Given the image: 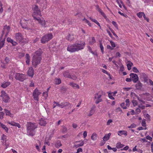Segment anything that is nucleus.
Returning a JSON list of instances; mask_svg holds the SVG:
<instances>
[{"label": "nucleus", "mask_w": 153, "mask_h": 153, "mask_svg": "<svg viewBox=\"0 0 153 153\" xmlns=\"http://www.w3.org/2000/svg\"><path fill=\"white\" fill-rule=\"evenodd\" d=\"M37 126L35 123L31 122L27 123L26 125L27 132L29 135L33 136L35 134V130L37 128Z\"/></svg>", "instance_id": "obj_1"}, {"label": "nucleus", "mask_w": 153, "mask_h": 153, "mask_svg": "<svg viewBox=\"0 0 153 153\" xmlns=\"http://www.w3.org/2000/svg\"><path fill=\"white\" fill-rule=\"evenodd\" d=\"M53 35L51 33L47 34L43 36L41 40V42L42 44H45L51 39Z\"/></svg>", "instance_id": "obj_2"}, {"label": "nucleus", "mask_w": 153, "mask_h": 153, "mask_svg": "<svg viewBox=\"0 0 153 153\" xmlns=\"http://www.w3.org/2000/svg\"><path fill=\"white\" fill-rule=\"evenodd\" d=\"M15 38L16 40L19 43L23 42L24 38L22 34L21 33H16L15 34Z\"/></svg>", "instance_id": "obj_3"}, {"label": "nucleus", "mask_w": 153, "mask_h": 153, "mask_svg": "<svg viewBox=\"0 0 153 153\" xmlns=\"http://www.w3.org/2000/svg\"><path fill=\"white\" fill-rule=\"evenodd\" d=\"M41 60V57H37L35 56H33L32 62L33 65L35 68H36L37 65L40 63Z\"/></svg>", "instance_id": "obj_4"}, {"label": "nucleus", "mask_w": 153, "mask_h": 153, "mask_svg": "<svg viewBox=\"0 0 153 153\" xmlns=\"http://www.w3.org/2000/svg\"><path fill=\"white\" fill-rule=\"evenodd\" d=\"M32 9L33 11L32 15H36V16H42L40 10L37 5H35L33 6Z\"/></svg>", "instance_id": "obj_5"}, {"label": "nucleus", "mask_w": 153, "mask_h": 153, "mask_svg": "<svg viewBox=\"0 0 153 153\" xmlns=\"http://www.w3.org/2000/svg\"><path fill=\"white\" fill-rule=\"evenodd\" d=\"M41 94V92L37 89V88H35L33 93V96L34 100H36L37 101L39 100V96Z\"/></svg>", "instance_id": "obj_6"}, {"label": "nucleus", "mask_w": 153, "mask_h": 153, "mask_svg": "<svg viewBox=\"0 0 153 153\" xmlns=\"http://www.w3.org/2000/svg\"><path fill=\"white\" fill-rule=\"evenodd\" d=\"M15 77L16 80H18L21 82L24 81L26 78L25 75L19 73L16 74Z\"/></svg>", "instance_id": "obj_7"}, {"label": "nucleus", "mask_w": 153, "mask_h": 153, "mask_svg": "<svg viewBox=\"0 0 153 153\" xmlns=\"http://www.w3.org/2000/svg\"><path fill=\"white\" fill-rule=\"evenodd\" d=\"M85 45V42H82L80 41L79 43H75V45L76 49L77 51L79 50H82L84 49Z\"/></svg>", "instance_id": "obj_8"}, {"label": "nucleus", "mask_w": 153, "mask_h": 153, "mask_svg": "<svg viewBox=\"0 0 153 153\" xmlns=\"http://www.w3.org/2000/svg\"><path fill=\"white\" fill-rule=\"evenodd\" d=\"M27 21H28V20L24 19H23L20 22V24L22 28L29 30L30 29V28L27 25L28 23L27 22Z\"/></svg>", "instance_id": "obj_9"}, {"label": "nucleus", "mask_w": 153, "mask_h": 153, "mask_svg": "<svg viewBox=\"0 0 153 153\" xmlns=\"http://www.w3.org/2000/svg\"><path fill=\"white\" fill-rule=\"evenodd\" d=\"M129 76H131L132 81L134 83H136L138 81L139 78L137 74L134 73H131L130 74Z\"/></svg>", "instance_id": "obj_10"}, {"label": "nucleus", "mask_w": 153, "mask_h": 153, "mask_svg": "<svg viewBox=\"0 0 153 153\" xmlns=\"http://www.w3.org/2000/svg\"><path fill=\"white\" fill-rule=\"evenodd\" d=\"M101 97L102 95L99 94L98 93H97L95 94L94 99H96L95 102L96 104H98L102 101V100L101 98Z\"/></svg>", "instance_id": "obj_11"}, {"label": "nucleus", "mask_w": 153, "mask_h": 153, "mask_svg": "<svg viewBox=\"0 0 153 153\" xmlns=\"http://www.w3.org/2000/svg\"><path fill=\"white\" fill-rule=\"evenodd\" d=\"M75 43L71 45H68L67 48V50L71 52L77 51Z\"/></svg>", "instance_id": "obj_12"}, {"label": "nucleus", "mask_w": 153, "mask_h": 153, "mask_svg": "<svg viewBox=\"0 0 153 153\" xmlns=\"http://www.w3.org/2000/svg\"><path fill=\"white\" fill-rule=\"evenodd\" d=\"M42 51L41 48H39L37 51L35 52L33 56L37 57H41V55L42 53Z\"/></svg>", "instance_id": "obj_13"}, {"label": "nucleus", "mask_w": 153, "mask_h": 153, "mask_svg": "<svg viewBox=\"0 0 153 153\" xmlns=\"http://www.w3.org/2000/svg\"><path fill=\"white\" fill-rule=\"evenodd\" d=\"M7 40L8 42L12 44L13 46H15L18 44V43L14 41L13 39L9 37L7 38Z\"/></svg>", "instance_id": "obj_14"}, {"label": "nucleus", "mask_w": 153, "mask_h": 153, "mask_svg": "<svg viewBox=\"0 0 153 153\" xmlns=\"http://www.w3.org/2000/svg\"><path fill=\"white\" fill-rule=\"evenodd\" d=\"M34 70L33 68L32 67L29 68V70L27 71L28 75L31 77H33L34 75Z\"/></svg>", "instance_id": "obj_15"}, {"label": "nucleus", "mask_w": 153, "mask_h": 153, "mask_svg": "<svg viewBox=\"0 0 153 153\" xmlns=\"http://www.w3.org/2000/svg\"><path fill=\"white\" fill-rule=\"evenodd\" d=\"M39 123L41 126H45L46 124V122L45 119L41 118L39 121Z\"/></svg>", "instance_id": "obj_16"}, {"label": "nucleus", "mask_w": 153, "mask_h": 153, "mask_svg": "<svg viewBox=\"0 0 153 153\" xmlns=\"http://www.w3.org/2000/svg\"><path fill=\"white\" fill-rule=\"evenodd\" d=\"M11 83L10 82H3L1 83V87L2 88H6L7 87L9 86Z\"/></svg>", "instance_id": "obj_17"}, {"label": "nucleus", "mask_w": 153, "mask_h": 153, "mask_svg": "<svg viewBox=\"0 0 153 153\" xmlns=\"http://www.w3.org/2000/svg\"><path fill=\"white\" fill-rule=\"evenodd\" d=\"M96 7L97 8V10L101 13V15L104 17L106 18V17L104 13V12L102 11V10L99 7V6L98 5H97L96 6Z\"/></svg>", "instance_id": "obj_18"}, {"label": "nucleus", "mask_w": 153, "mask_h": 153, "mask_svg": "<svg viewBox=\"0 0 153 153\" xmlns=\"http://www.w3.org/2000/svg\"><path fill=\"white\" fill-rule=\"evenodd\" d=\"M135 87L137 90H140L142 87V84L140 81H138L137 83L135 85Z\"/></svg>", "instance_id": "obj_19"}, {"label": "nucleus", "mask_w": 153, "mask_h": 153, "mask_svg": "<svg viewBox=\"0 0 153 153\" xmlns=\"http://www.w3.org/2000/svg\"><path fill=\"white\" fill-rule=\"evenodd\" d=\"M1 97L2 98L3 101L5 103L8 102L10 99L8 95L4 96Z\"/></svg>", "instance_id": "obj_20"}, {"label": "nucleus", "mask_w": 153, "mask_h": 153, "mask_svg": "<svg viewBox=\"0 0 153 153\" xmlns=\"http://www.w3.org/2000/svg\"><path fill=\"white\" fill-rule=\"evenodd\" d=\"M8 123L11 125L12 126H17L19 128H20L21 127L19 123H16L14 122H9Z\"/></svg>", "instance_id": "obj_21"}, {"label": "nucleus", "mask_w": 153, "mask_h": 153, "mask_svg": "<svg viewBox=\"0 0 153 153\" xmlns=\"http://www.w3.org/2000/svg\"><path fill=\"white\" fill-rule=\"evenodd\" d=\"M66 39L70 41H73L74 39V35L70 34H69L68 35L66 36Z\"/></svg>", "instance_id": "obj_22"}, {"label": "nucleus", "mask_w": 153, "mask_h": 153, "mask_svg": "<svg viewBox=\"0 0 153 153\" xmlns=\"http://www.w3.org/2000/svg\"><path fill=\"white\" fill-rule=\"evenodd\" d=\"M69 105L70 103L68 102H63L60 103V108H63L69 106Z\"/></svg>", "instance_id": "obj_23"}, {"label": "nucleus", "mask_w": 153, "mask_h": 153, "mask_svg": "<svg viewBox=\"0 0 153 153\" xmlns=\"http://www.w3.org/2000/svg\"><path fill=\"white\" fill-rule=\"evenodd\" d=\"M118 134L120 136L124 134L125 136H126L127 135V131L124 130L120 131H118Z\"/></svg>", "instance_id": "obj_24"}, {"label": "nucleus", "mask_w": 153, "mask_h": 153, "mask_svg": "<svg viewBox=\"0 0 153 153\" xmlns=\"http://www.w3.org/2000/svg\"><path fill=\"white\" fill-rule=\"evenodd\" d=\"M62 145L61 143V141L59 140L56 141L55 143V146L57 148H59V147L62 146Z\"/></svg>", "instance_id": "obj_25"}, {"label": "nucleus", "mask_w": 153, "mask_h": 153, "mask_svg": "<svg viewBox=\"0 0 153 153\" xmlns=\"http://www.w3.org/2000/svg\"><path fill=\"white\" fill-rule=\"evenodd\" d=\"M111 135V133H109L108 134H105V136L103 137V139L105 141H106L108 140L109 139Z\"/></svg>", "instance_id": "obj_26"}, {"label": "nucleus", "mask_w": 153, "mask_h": 153, "mask_svg": "<svg viewBox=\"0 0 153 153\" xmlns=\"http://www.w3.org/2000/svg\"><path fill=\"white\" fill-rule=\"evenodd\" d=\"M0 126L2 128L4 129L6 132L7 133L8 132V129L5 125L3 124L0 122Z\"/></svg>", "instance_id": "obj_27"}, {"label": "nucleus", "mask_w": 153, "mask_h": 153, "mask_svg": "<svg viewBox=\"0 0 153 153\" xmlns=\"http://www.w3.org/2000/svg\"><path fill=\"white\" fill-rule=\"evenodd\" d=\"M63 75L65 77L69 78L70 76V74L68 71L64 72L63 73Z\"/></svg>", "instance_id": "obj_28"}, {"label": "nucleus", "mask_w": 153, "mask_h": 153, "mask_svg": "<svg viewBox=\"0 0 153 153\" xmlns=\"http://www.w3.org/2000/svg\"><path fill=\"white\" fill-rule=\"evenodd\" d=\"M69 85L71 86L73 88H79V86L78 85L74 83L73 82H71L69 83Z\"/></svg>", "instance_id": "obj_29"}, {"label": "nucleus", "mask_w": 153, "mask_h": 153, "mask_svg": "<svg viewBox=\"0 0 153 153\" xmlns=\"http://www.w3.org/2000/svg\"><path fill=\"white\" fill-rule=\"evenodd\" d=\"M4 110L6 115L9 116L11 117H13V115L12 114L10 113V112L8 110L5 109Z\"/></svg>", "instance_id": "obj_30"}, {"label": "nucleus", "mask_w": 153, "mask_h": 153, "mask_svg": "<svg viewBox=\"0 0 153 153\" xmlns=\"http://www.w3.org/2000/svg\"><path fill=\"white\" fill-rule=\"evenodd\" d=\"M26 63L27 64L29 65L30 62V56L28 54H26Z\"/></svg>", "instance_id": "obj_31"}, {"label": "nucleus", "mask_w": 153, "mask_h": 153, "mask_svg": "<svg viewBox=\"0 0 153 153\" xmlns=\"http://www.w3.org/2000/svg\"><path fill=\"white\" fill-rule=\"evenodd\" d=\"M46 0H36L37 3L42 4H45L46 3Z\"/></svg>", "instance_id": "obj_32"}, {"label": "nucleus", "mask_w": 153, "mask_h": 153, "mask_svg": "<svg viewBox=\"0 0 153 153\" xmlns=\"http://www.w3.org/2000/svg\"><path fill=\"white\" fill-rule=\"evenodd\" d=\"M97 134L96 133H93L91 137V139L93 140H97Z\"/></svg>", "instance_id": "obj_33"}, {"label": "nucleus", "mask_w": 153, "mask_h": 153, "mask_svg": "<svg viewBox=\"0 0 153 153\" xmlns=\"http://www.w3.org/2000/svg\"><path fill=\"white\" fill-rule=\"evenodd\" d=\"M50 87L47 88V90L46 94V96H45V92H43V93L42 94V96L45 97V100H46L47 99V97L48 96V91L50 89Z\"/></svg>", "instance_id": "obj_34"}, {"label": "nucleus", "mask_w": 153, "mask_h": 153, "mask_svg": "<svg viewBox=\"0 0 153 153\" xmlns=\"http://www.w3.org/2000/svg\"><path fill=\"white\" fill-rule=\"evenodd\" d=\"M55 84L59 85L61 83V80L60 78H56L55 79Z\"/></svg>", "instance_id": "obj_35"}, {"label": "nucleus", "mask_w": 153, "mask_h": 153, "mask_svg": "<svg viewBox=\"0 0 153 153\" xmlns=\"http://www.w3.org/2000/svg\"><path fill=\"white\" fill-rule=\"evenodd\" d=\"M143 76L144 81L146 82H147L148 81V77L147 76L145 73L143 74Z\"/></svg>", "instance_id": "obj_36"}, {"label": "nucleus", "mask_w": 153, "mask_h": 153, "mask_svg": "<svg viewBox=\"0 0 153 153\" xmlns=\"http://www.w3.org/2000/svg\"><path fill=\"white\" fill-rule=\"evenodd\" d=\"M100 47L101 49V51L102 54H104V48L103 46V45L102 44V42H100Z\"/></svg>", "instance_id": "obj_37"}, {"label": "nucleus", "mask_w": 153, "mask_h": 153, "mask_svg": "<svg viewBox=\"0 0 153 153\" xmlns=\"http://www.w3.org/2000/svg\"><path fill=\"white\" fill-rule=\"evenodd\" d=\"M124 145L121 144L120 143H118L116 144V147L117 149H120L122 148L123 146Z\"/></svg>", "instance_id": "obj_38"}, {"label": "nucleus", "mask_w": 153, "mask_h": 153, "mask_svg": "<svg viewBox=\"0 0 153 153\" xmlns=\"http://www.w3.org/2000/svg\"><path fill=\"white\" fill-rule=\"evenodd\" d=\"M128 62L129 63H128L127 64V67L128 68V70H130L131 69V65H133V63L132 62H131L130 61H128Z\"/></svg>", "instance_id": "obj_39"}, {"label": "nucleus", "mask_w": 153, "mask_h": 153, "mask_svg": "<svg viewBox=\"0 0 153 153\" xmlns=\"http://www.w3.org/2000/svg\"><path fill=\"white\" fill-rule=\"evenodd\" d=\"M69 78L74 80H76L77 79V77L75 75L70 74V76Z\"/></svg>", "instance_id": "obj_40"}, {"label": "nucleus", "mask_w": 153, "mask_h": 153, "mask_svg": "<svg viewBox=\"0 0 153 153\" xmlns=\"http://www.w3.org/2000/svg\"><path fill=\"white\" fill-rule=\"evenodd\" d=\"M39 23L42 26H44L45 25V22L43 19H41L40 21L39 22Z\"/></svg>", "instance_id": "obj_41"}, {"label": "nucleus", "mask_w": 153, "mask_h": 153, "mask_svg": "<svg viewBox=\"0 0 153 153\" xmlns=\"http://www.w3.org/2000/svg\"><path fill=\"white\" fill-rule=\"evenodd\" d=\"M3 29L4 30H6L7 31H10V27L9 26L6 25L4 26Z\"/></svg>", "instance_id": "obj_42"}, {"label": "nucleus", "mask_w": 153, "mask_h": 153, "mask_svg": "<svg viewBox=\"0 0 153 153\" xmlns=\"http://www.w3.org/2000/svg\"><path fill=\"white\" fill-rule=\"evenodd\" d=\"M144 14L143 12H140L137 14V15L139 18H141L143 16Z\"/></svg>", "instance_id": "obj_43"}, {"label": "nucleus", "mask_w": 153, "mask_h": 153, "mask_svg": "<svg viewBox=\"0 0 153 153\" xmlns=\"http://www.w3.org/2000/svg\"><path fill=\"white\" fill-rule=\"evenodd\" d=\"M33 17V19L37 21L39 23L41 19L39 17H36V15H32Z\"/></svg>", "instance_id": "obj_44"}, {"label": "nucleus", "mask_w": 153, "mask_h": 153, "mask_svg": "<svg viewBox=\"0 0 153 153\" xmlns=\"http://www.w3.org/2000/svg\"><path fill=\"white\" fill-rule=\"evenodd\" d=\"M61 131L63 133H65L67 131V128L65 126L63 127L61 129Z\"/></svg>", "instance_id": "obj_45"}, {"label": "nucleus", "mask_w": 153, "mask_h": 153, "mask_svg": "<svg viewBox=\"0 0 153 153\" xmlns=\"http://www.w3.org/2000/svg\"><path fill=\"white\" fill-rule=\"evenodd\" d=\"M84 144V142L83 141H82L81 143L80 144H78L77 145H76L75 146L76 147H79L80 146H82Z\"/></svg>", "instance_id": "obj_46"}, {"label": "nucleus", "mask_w": 153, "mask_h": 153, "mask_svg": "<svg viewBox=\"0 0 153 153\" xmlns=\"http://www.w3.org/2000/svg\"><path fill=\"white\" fill-rule=\"evenodd\" d=\"M96 42L95 39L94 37L92 38V39L91 41L89 42V43L90 45H92Z\"/></svg>", "instance_id": "obj_47"}, {"label": "nucleus", "mask_w": 153, "mask_h": 153, "mask_svg": "<svg viewBox=\"0 0 153 153\" xmlns=\"http://www.w3.org/2000/svg\"><path fill=\"white\" fill-rule=\"evenodd\" d=\"M1 95L0 96L1 97H3L4 96H6L8 94L6 93L5 91H2L1 92Z\"/></svg>", "instance_id": "obj_48"}, {"label": "nucleus", "mask_w": 153, "mask_h": 153, "mask_svg": "<svg viewBox=\"0 0 153 153\" xmlns=\"http://www.w3.org/2000/svg\"><path fill=\"white\" fill-rule=\"evenodd\" d=\"M112 23L117 29H118V25L115 22L113 21Z\"/></svg>", "instance_id": "obj_49"}, {"label": "nucleus", "mask_w": 153, "mask_h": 153, "mask_svg": "<svg viewBox=\"0 0 153 153\" xmlns=\"http://www.w3.org/2000/svg\"><path fill=\"white\" fill-rule=\"evenodd\" d=\"M141 124L142 126L143 127L146 126V120L145 119H143V120H142Z\"/></svg>", "instance_id": "obj_50"}, {"label": "nucleus", "mask_w": 153, "mask_h": 153, "mask_svg": "<svg viewBox=\"0 0 153 153\" xmlns=\"http://www.w3.org/2000/svg\"><path fill=\"white\" fill-rule=\"evenodd\" d=\"M145 117L146 118H147V120L149 121H150L151 120L150 119V116L148 114H146Z\"/></svg>", "instance_id": "obj_51"}, {"label": "nucleus", "mask_w": 153, "mask_h": 153, "mask_svg": "<svg viewBox=\"0 0 153 153\" xmlns=\"http://www.w3.org/2000/svg\"><path fill=\"white\" fill-rule=\"evenodd\" d=\"M132 103L134 106L137 105L138 103L136 100H133L132 101Z\"/></svg>", "instance_id": "obj_52"}, {"label": "nucleus", "mask_w": 153, "mask_h": 153, "mask_svg": "<svg viewBox=\"0 0 153 153\" xmlns=\"http://www.w3.org/2000/svg\"><path fill=\"white\" fill-rule=\"evenodd\" d=\"M133 71L136 73L139 72V71L135 67H134L132 68Z\"/></svg>", "instance_id": "obj_53"}, {"label": "nucleus", "mask_w": 153, "mask_h": 153, "mask_svg": "<svg viewBox=\"0 0 153 153\" xmlns=\"http://www.w3.org/2000/svg\"><path fill=\"white\" fill-rule=\"evenodd\" d=\"M4 60L6 63L8 64L10 61V58L8 57H6Z\"/></svg>", "instance_id": "obj_54"}, {"label": "nucleus", "mask_w": 153, "mask_h": 153, "mask_svg": "<svg viewBox=\"0 0 153 153\" xmlns=\"http://www.w3.org/2000/svg\"><path fill=\"white\" fill-rule=\"evenodd\" d=\"M4 114L3 112H0V119H2L3 118V116Z\"/></svg>", "instance_id": "obj_55"}, {"label": "nucleus", "mask_w": 153, "mask_h": 153, "mask_svg": "<svg viewBox=\"0 0 153 153\" xmlns=\"http://www.w3.org/2000/svg\"><path fill=\"white\" fill-rule=\"evenodd\" d=\"M136 126V125L134 124H131L130 126H128V128H135Z\"/></svg>", "instance_id": "obj_56"}, {"label": "nucleus", "mask_w": 153, "mask_h": 153, "mask_svg": "<svg viewBox=\"0 0 153 153\" xmlns=\"http://www.w3.org/2000/svg\"><path fill=\"white\" fill-rule=\"evenodd\" d=\"M94 111L93 109H91L90 112V113L88 114V116L90 117L92 115L94 114Z\"/></svg>", "instance_id": "obj_57"}, {"label": "nucleus", "mask_w": 153, "mask_h": 153, "mask_svg": "<svg viewBox=\"0 0 153 153\" xmlns=\"http://www.w3.org/2000/svg\"><path fill=\"white\" fill-rule=\"evenodd\" d=\"M66 90V89L65 88L63 87H62L61 88V92H62L64 93Z\"/></svg>", "instance_id": "obj_58"}, {"label": "nucleus", "mask_w": 153, "mask_h": 153, "mask_svg": "<svg viewBox=\"0 0 153 153\" xmlns=\"http://www.w3.org/2000/svg\"><path fill=\"white\" fill-rule=\"evenodd\" d=\"M125 104V103L124 102H123L121 103L120 104V106L123 109H126L127 108V107L126 106H124V105Z\"/></svg>", "instance_id": "obj_59"}, {"label": "nucleus", "mask_w": 153, "mask_h": 153, "mask_svg": "<svg viewBox=\"0 0 153 153\" xmlns=\"http://www.w3.org/2000/svg\"><path fill=\"white\" fill-rule=\"evenodd\" d=\"M89 18H90V19L91 20L92 22H94L96 24L98 22L95 19H92L91 17H90Z\"/></svg>", "instance_id": "obj_60"}, {"label": "nucleus", "mask_w": 153, "mask_h": 153, "mask_svg": "<svg viewBox=\"0 0 153 153\" xmlns=\"http://www.w3.org/2000/svg\"><path fill=\"white\" fill-rule=\"evenodd\" d=\"M104 140H102L100 143V146H103L104 144L105 143V142L106 141H105Z\"/></svg>", "instance_id": "obj_61"}, {"label": "nucleus", "mask_w": 153, "mask_h": 153, "mask_svg": "<svg viewBox=\"0 0 153 153\" xmlns=\"http://www.w3.org/2000/svg\"><path fill=\"white\" fill-rule=\"evenodd\" d=\"M110 42L111 44V45L113 48H114L115 47V45L114 42H112V41H110Z\"/></svg>", "instance_id": "obj_62"}, {"label": "nucleus", "mask_w": 153, "mask_h": 153, "mask_svg": "<svg viewBox=\"0 0 153 153\" xmlns=\"http://www.w3.org/2000/svg\"><path fill=\"white\" fill-rule=\"evenodd\" d=\"M126 105L127 106H129V100L128 99H127L126 100Z\"/></svg>", "instance_id": "obj_63"}, {"label": "nucleus", "mask_w": 153, "mask_h": 153, "mask_svg": "<svg viewBox=\"0 0 153 153\" xmlns=\"http://www.w3.org/2000/svg\"><path fill=\"white\" fill-rule=\"evenodd\" d=\"M25 56V53H20L19 55V57L20 58L24 57Z\"/></svg>", "instance_id": "obj_64"}]
</instances>
